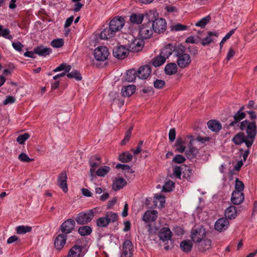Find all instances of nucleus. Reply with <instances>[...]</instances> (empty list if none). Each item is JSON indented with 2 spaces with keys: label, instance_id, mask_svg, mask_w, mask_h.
<instances>
[{
  "label": "nucleus",
  "instance_id": "f257e3e1",
  "mask_svg": "<svg viewBox=\"0 0 257 257\" xmlns=\"http://www.w3.org/2000/svg\"><path fill=\"white\" fill-rule=\"evenodd\" d=\"M239 128L240 131L246 133V138L248 139L246 147L250 148L253 144L257 134V125L255 121L245 119L240 122Z\"/></svg>",
  "mask_w": 257,
  "mask_h": 257
},
{
  "label": "nucleus",
  "instance_id": "f03ea898",
  "mask_svg": "<svg viewBox=\"0 0 257 257\" xmlns=\"http://www.w3.org/2000/svg\"><path fill=\"white\" fill-rule=\"evenodd\" d=\"M174 52L175 56L177 58V65L180 68L184 69L190 65L192 61L191 56L189 54L185 53V47L183 46L176 47Z\"/></svg>",
  "mask_w": 257,
  "mask_h": 257
},
{
  "label": "nucleus",
  "instance_id": "7ed1b4c3",
  "mask_svg": "<svg viewBox=\"0 0 257 257\" xmlns=\"http://www.w3.org/2000/svg\"><path fill=\"white\" fill-rule=\"evenodd\" d=\"M94 217V212L92 209L87 212H81L78 214L75 220L77 224L83 225L90 222Z\"/></svg>",
  "mask_w": 257,
  "mask_h": 257
},
{
  "label": "nucleus",
  "instance_id": "20e7f679",
  "mask_svg": "<svg viewBox=\"0 0 257 257\" xmlns=\"http://www.w3.org/2000/svg\"><path fill=\"white\" fill-rule=\"evenodd\" d=\"M153 34V30L150 23L142 25L139 30V37L142 39L150 38Z\"/></svg>",
  "mask_w": 257,
  "mask_h": 257
},
{
  "label": "nucleus",
  "instance_id": "39448f33",
  "mask_svg": "<svg viewBox=\"0 0 257 257\" xmlns=\"http://www.w3.org/2000/svg\"><path fill=\"white\" fill-rule=\"evenodd\" d=\"M109 55L108 49L105 46L98 47L94 51V56L99 61H104L107 59Z\"/></svg>",
  "mask_w": 257,
  "mask_h": 257
},
{
  "label": "nucleus",
  "instance_id": "423d86ee",
  "mask_svg": "<svg viewBox=\"0 0 257 257\" xmlns=\"http://www.w3.org/2000/svg\"><path fill=\"white\" fill-rule=\"evenodd\" d=\"M205 229L202 227H200L192 230L191 237L194 242H199L205 238Z\"/></svg>",
  "mask_w": 257,
  "mask_h": 257
},
{
  "label": "nucleus",
  "instance_id": "0eeeda50",
  "mask_svg": "<svg viewBox=\"0 0 257 257\" xmlns=\"http://www.w3.org/2000/svg\"><path fill=\"white\" fill-rule=\"evenodd\" d=\"M75 222L72 219H68L64 221L60 226V230L63 234L71 233L75 228Z\"/></svg>",
  "mask_w": 257,
  "mask_h": 257
},
{
  "label": "nucleus",
  "instance_id": "6e6552de",
  "mask_svg": "<svg viewBox=\"0 0 257 257\" xmlns=\"http://www.w3.org/2000/svg\"><path fill=\"white\" fill-rule=\"evenodd\" d=\"M124 25V20L121 17L117 16L113 18L109 22V26L115 33L120 30Z\"/></svg>",
  "mask_w": 257,
  "mask_h": 257
},
{
  "label": "nucleus",
  "instance_id": "1a4fd4ad",
  "mask_svg": "<svg viewBox=\"0 0 257 257\" xmlns=\"http://www.w3.org/2000/svg\"><path fill=\"white\" fill-rule=\"evenodd\" d=\"M166 22L165 19L159 18L151 24V26L153 31L158 33L164 32L166 28Z\"/></svg>",
  "mask_w": 257,
  "mask_h": 257
},
{
  "label": "nucleus",
  "instance_id": "9d476101",
  "mask_svg": "<svg viewBox=\"0 0 257 257\" xmlns=\"http://www.w3.org/2000/svg\"><path fill=\"white\" fill-rule=\"evenodd\" d=\"M112 53L118 59H123L128 55L129 51L125 46H119L113 49Z\"/></svg>",
  "mask_w": 257,
  "mask_h": 257
},
{
  "label": "nucleus",
  "instance_id": "9b49d317",
  "mask_svg": "<svg viewBox=\"0 0 257 257\" xmlns=\"http://www.w3.org/2000/svg\"><path fill=\"white\" fill-rule=\"evenodd\" d=\"M158 217V212L155 210H147L143 216V220L149 226L154 222Z\"/></svg>",
  "mask_w": 257,
  "mask_h": 257
},
{
  "label": "nucleus",
  "instance_id": "f8f14e48",
  "mask_svg": "<svg viewBox=\"0 0 257 257\" xmlns=\"http://www.w3.org/2000/svg\"><path fill=\"white\" fill-rule=\"evenodd\" d=\"M152 72L151 67L150 65H145L139 68L137 71L136 75L137 77L141 79H147Z\"/></svg>",
  "mask_w": 257,
  "mask_h": 257
},
{
  "label": "nucleus",
  "instance_id": "ddd939ff",
  "mask_svg": "<svg viewBox=\"0 0 257 257\" xmlns=\"http://www.w3.org/2000/svg\"><path fill=\"white\" fill-rule=\"evenodd\" d=\"M89 164L90 166L89 173L92 178L94 176V173L96 172L97 168L101 164V159L98 156H93L91 157L89 161Z\"/></svg>",
  "mask_w": 257,
  "mask_h": 257
},
{
  "label": "nucleus",
  "instance_id": "4468645a",
  "mask_svg": "<svg viewBox=\"0 0 257 257\" xmlns=\"http://www.w3.org/2000/svg\"><path fill=\"white\" fill-rule=\"evenodd\" d=\"M229 222L226 218H220L216 220L215 223V229L222 232L225 230L229 226Z\"/></svg>",
  "mask_w": 257,
  "mask_h": 257
},
{
  "label": "nucleus",
  "instance_id": "2eb2a0df",
  "mask_svg": "<svg viewBox=\"0 0 257 257\" xmlns=\"http://www.w3.org/2000/svg\"><path fill=\"white\" fill-rule=\"evenodd\" d=\"M67 235L63 233L59 234L54 240V246L56 249L61 250L66 242Z\"/></svg>",
  "mask_w": 257,
  "mask_h": 257
},
{
  "label": "nucleus",
  "instance_id": "dca6fc26",
  "mask_svg": "<svg viewBox=\"0 0 257 257\" xmlns=\"http://www.w3.org/2000/svg\"><path fill=\"white\" fill-rule=\"evenodd\" d=\"M67 176L65 171H62L58 177V186L63 190L64 192H68V186L67 184Z\"/></svg>",
  "mask_w": 257,
  "mask_h": 257
},
{
  "label": "nucleus",
  "instance_id": "f3484780",
  "mask_svg": "<svg viewBox=\"0 0 257 257\" xmlns=\"http://www.w3.org/2000/svg\"><path fill=\"white\" fill-rule=\"evenodd\" d=\"M246 117V113L244 112L237 111L233 116V120L230 121L228 124L229 127L237 126H239L240 121Z\"/></svg>",
  "mask_w": 257,
  "mask_h": 257
},
{
  "label": "nucleus",
  "instance_id": "a211bd4d",
  "mask_svg": "<svg viewBox=\"0 0 257 257\" xmlns=\"http://www.w3.org/2000/svg\"><path fill=\"white\" fill-rule=\"evenodd\" d=\"M133 245L132 242L128 240L123 242L122 246V254L123 257H131L133 254Z\"/></svg>",
  "mask_w": 257,
  "mask_h": 257
},
{
  "label": "nucleus",
  "instance_id": "6ab92c4d",
  "mask_svg": "<svg viewBox=\"0 0 257 257\" xmlns=\"http://www.w3.org/2000/svg\"><path fill=\"white\" fill-rule=\"evenodd\" d=\"M231 141L236 145H240L243 143H245L246 146L247 141H248V139L246 138L243 132H239L237 133L232 139Z\"/></svg>",
  "mask_w": 257,
  "mask_h": 257
},
{
  "label": "nucleus",
  "instance_id": "aec40b11",
  "mask_svg": "<svg viewBox=\"0 0 257 257\" xmlns=\"http://www.w3.org/2000/svg\"><path fill=\"white\" fill-rule=\"evenodd\" d=\"M159 236L160 239L163 241H171L172 232L168 227H163L160 230Z\"/></svg>",
  "mask_w": 257,
  "mask_h": 257
},
{
  "label": "nucleus",
  "instance_id": "412c9836",
  "mask_svg": "<svg viewBox=\"0 0 257 257\" xmlns=\"http://www.w3.org/2000/svg\"><path fill=\"white\" fill-rule=\"evenodd\" d=\"M244 199V196L242 192L240 191H233L232 193L231 201L234 204L239 205Z\"/></svg>",
  "mask_w": 257,
  "mask_h": 257
},
{
  "label": "nucleus",
  "instance_id": "4be33fe9",
  "mask_svg": "<svg viewBox=\"0 0 257 257\" xmlns=\"http://www.w3.org/2000/svg\"><path fill=\"white\" fill-rule=\"evenodd\" d=\"M218 36L217 32H209L207 36L203 39L201 42L202 45L205 46L213 42L215 39Z\"/></svg>",
  "mask_w": 257,
  "mask_h": 257
},
{
  "label": "nucleus",
  "instance_id": "5701e85b",
  "mask_svg": "<svg viewBox=\"0 0 257 257\" xmlns=\"http://www.w3.org/2000/svg\"><path fill=\"white\" fill-rule=\"evenodd\" d=\"M126 185V180L121 178L118 177L115 179L112 184V189L114 191H118Z\"/></svg>",
  "mask_w": 257,
  "mask_h": 257
},
{
  "label": "nucleus",
  "instance_id": "b1692460",
  "mask_svg": "<svg viewBox=\"0 0 257 257\" xmlns=\"http://www.w3.org/2000/svg\"><path fill=\"white\" fill-rule=\"evenodd\" d=\"M115 32L109 26L102 31L99 35L100 38L103 40H107L113 37Z\"/></svg>",
  "mask_w": 257,
  "mask_h": 257
},
{
  "label": "nucleus",
  "instance_id": "393cba45",
  "mask_svg": "<svg viewBox=\"0 0 257 257\" xmlns=\"http://www.w3.org/2000/svg\"><path fill=\"white\" fill-rule=\"evenodd\" d=\"M224 214L226 218L234 219L237 214V210L236 207L233 205H230L226 209Z\"/></svg>",
  "mask_w": 257,
  "mask_h": 257
},
{
  "label": "nucleus",
  "instance_id": "a878e982",
  "mask_svg": "<svg viewBox=\"0 0 257 257\" xmlns=\"http://www.w3.org/2000/svg\"><path fill=\"white\" fill-rule=\"evenodd\" d=\"M175 49V48L173 45L169 44L161 50L160 54L167 59L172 54L173 51H174Z\"/></svg>",
  "mask_w": 257,
  "mask_h": 257
},
{
  "label": "nucleus",
  "instance_id": "bb28decb",
  "mask_svg": "<svg viewBox=\"0 0 257 257\" xmlns=\"http://www.w3.org/2000/svg\"><path fill=\"white\" fill-rule=\"evenodd\" d=\"M52 52L51 48L45 47L43 46H39L35 48V53L41 56H46L49 55Z\"/></svg>",
  "mask_w": 257,
  "mask_h": 257
},
{
  "label": "nucleus",
  "instance_id": "cd10ccee",
  "mask_svg": "<svg viewBox=\"0 0 257 257\" xmlns=\"http://www.w3.org/2000/svg\"><path fill=\"white\" fill-rule=\"evenodd\" d=\"M177 66L175 63L167 64L164 69L165 73L168 75L175 74L177 72Z\"/></svg>",
  "mask_w": 257,
  "mask_h": 257
},
{
  "label": "nucleus",
  "instance_id": "c85d7f7f",
  "mask_svg": "<svg viewBox=\"0 0 257 257\" xmlns=\"http://www.w3.org/2000/svg\"><path fill=\"white\" fill-rule=\"evenodd\" d=\"M82 247L77 245H74L69 250L66 257H80Z\"/></svg>",
  "mask_w": 257,
  "mask_h": 257
},
{
  "label": "nucleus",
  "instance_id": "c756f323",
  "mask_svg": "<svg viewBox=\"0 0 257 257\" xmlns=\"http://www.w3.org/2000/svg\"><path fill=\"white\" fill-rule=\"evenodd\" d=\"M208 128L213 132H217L221 128L220 123L216 120H210L207 122Z\"/></svg>",
  "mask_w": 257,
  "mask_h": 257
},
{
  "label": "nucleus",
  "instance_id": "7c9ffc66",
  "mask_svg": "<svg viewBox=\"0 0 257 257\" xmlns=\"http://www.w3.org/2000/svg\"><path fill=\"white\" fill-rule=\"evenodd\" d=\"M136 90V87L133 85H129L123 87L121 89V93L123 96L129 97L134 93Z\"/></svg>",
  "mask_w": 257,
  "mask_h": 257
},
{
  "label": "nucleus",
  "instance_id": "2f4dec72",
  "mask_svg": "<svg viewBox=\"0 0 257 257\" xmlns=\"http://www.w3.org/2000/svg\"><path fill=\"white\" fill-rule=\"evenodd\" d=\"M145 16L149 21L148 23L152 24L154 21L159 19V14L155 10H149L146 13Z\"/></svg>",
  "mask_w": 257,
  "mask_h": 257
},
{
  "label": "nucleus",
  "instance_id": "473e14b6",
  "mask_svg": "<svg viewBox=\"0 0 257 257\" xmlns=\"http://www.w3.org/2000/svg\"><path fill=\"white\" fill-rule=\"evenodd\" d=\"M144 17L142 14H133L131 16L130 21L133 24H140L143 22Z\"/></svg>",
  "mask_w": 257,
  "mask_h": 257
},
{
  "label": "nucleus",
  "instance_id": "72a5a7b5",
  "mask_svg": "<svg viewBox=\"0 0 257 257\" xmlns=\"http://www.w3.org/2000/svg\"><path fill=\"white\" fill-rule=\"evenodd\" d=\"M180 246L183 251L188 252L191 250L193 244L191 241L184 240L180 243Z\"/></svg>",
  "mask_w": 257,
  "mask_h": 257
},
{
  "label": "nucleus",
  "instance_id": "f704fd0d",
  "mask_svg": "<svg viewBox=\"0 0 257 257\" xmlns=\"http://www.w3.org/2000/svg\"><path fill=\"white\" fill-rule=\"evenodd\" d=\"M0 37L10 40L13 39V37L11 35L10 30L8 28H4L2 25H0Z\"/></svg>",
  "mask_w": 257,
  "mask_h": 257
},
{
  "label": "nucleus",
  "instance_id": "c9c22d12",
  "mask_svg": "<svg viewBox=\"0 0 257 257\" xmlns=\"http://www.w3.org/2000/svg\"><path fill=\"white\" fill-rule=\"evenodd\" d=\"M166 59L160 54L152 59V63L153 66L157 67L163 64L166 62Z\"/></svg>",
  "mask_w": 257,
  "mask_h": 257
},
{
  "label": "nucleus",
  "instance_id": "e433bc0d",
  "mask_svg": "<svg viewBox=\"0 0 257 257\" xmlns=\"http://www.w3.org/2000/svg\"><path fill=\"white\" fill-rule=\"evenodd\" d=\"M176 151L183 153L186 149L185 143L181 138H178L175 143Z\"/></svg>",
  "mask_w": 257,
  "mask_h": 257
},
{
  "label": "nucleus",
  "instance_id": "4c0bfd02",
  "mask_svg": "<svg viewBox=\"0 0 257 257\" xmlns=\"http://www.w3.org/2000/svg\"><path fill=\"white\" fill-rule=\"evenodd\" d=\"M32 227L29 226L20 225L16 227L17 233L19 234H23L32 231Z\"/></svg>",
  "mask_w": 257,
  "mask_h": 257
},
{
  "label": "nucleus",
  "instance_id": "58836bf2",
  "mask_svg": "<svg viewBox=\"0 0 257 257\" xmlns=\"http://www.w3.org/2000/svg\"><path fill=\"white\" fill-rule=\"evenodd\" d=\"M198 153V150L194 147H190L186 151L185 155L188 159L194 158Z\"/></svg>",
  "mask_w": 257,
  "mask_h": 257
},
{
  "label": "nucleus",
  "instance_id": "ea45409f",
  "mask_svg": "<svg viewBox=\"0 0 257 257\" xmlns=\"http://www.w3.org/2000/svg\"><path fill=\"white\" fill-rule=\"evenodd\" d=\"M110 168L109 167L103 166L99 168L95 173L98 176L104 177L110 171Z\"/></svg>",
  "mask_w": 257,
  "mask_h": 257
},
{
  "label": "nucleus",
  "instance_id": "a19ab883",
  "mask_svg": "<svg viewBox=\"0 0 257 257\" xmlns=\"http://www.w3.org/2000/svg\"><path fill=\"white\" fill-rule=\"evenodd\" d=\"M78 231L81 236H85L91 233L92 229L89 226H82L79 228Z\"/></svg>",
  "mask_w": 257,
  "mask_h": 257
},
{
  "label": "nucleus",
  "instance_id": "79ce46f5",
  "mask_svg": "<svg viewBox=\"0 0 257 257\" xmlns=\"http://www.w3.org/2000/svg\"><path fill=\"white\" fill-rule=\"evenodd\" d=\"M133 156L128 152H124L119 156V160L123 163H127L132 161Z\"/></svg>",
  "mask_w": 257,
  "mask_h": 257
},
{
  "label": "nucleus",
  "instance_id": "37998d69",
  "mask_svg": "<svg viewBox=\"0 0 257 257\" xmlns=\"http://www.w3.org/2000/svg\"><path fill=\"white\" fill-rule=\"evenodd\" d=\"M137 71L134 69L130 70L126 72L125 79L128 82H133L135 79L136 77H137Z\"/></svg>",
  "mask_w": 257,
  "mask_h": 257
},
{
  "label": "nucleus",
  "instance_id": "c03bdc74",
  "mask_svg": "<svg viewBox=\"0 0 257 257\" xmlns=\"http://www.w3.org/2000/svg\"><path fill=\"white\" fill-rule=\"evenodd\" d=\"M199 242L200 243V245L201 246V249L202 251H205L209 249L211 246V241L210 239L204 238V239Z\"/></svg>",
  "mask_w": 257,
  "mask_h": 257
},
{
  "label": "nucleus",
  "instance_id": "a18cd8bd",
  "mask_svg": "<svg viewBox=\"0 0 257 257\" xmlns=\"http://www.w3.org/2000/svg\"><path fill=\"white\" fill-rule=\"evenodd\" d=\"M109 222L106 216L100 217L96 220V224L98 227H105L109 224Z\"/></svg>",
  "mask_w": 257,
  "mask_h": 257
},
{
  "label": "nucleus",
  "instance_id": "49530a36",
  "mask_svg": "<svg viewBox=\"0 0 257 257\" xmlns=\"http://www.w3.org/2000/svg\"><path fill=\"white\" fill-rule=\"evenodd\" d=\"M105 216L107 218L109 223H113L116 221L118 218L117 214L116 213L111 211L107 212L105 214Z\"/></svg>",
  "mask_w": 257,
  "mask_h": 257
},
{
  "label": "nucleus",
  "instance_id": "de8ad7c7",
  "mask_svg": "<svg viewBox=\"0 0 257 257\" xmlns=\"http://www.w3.org/2000/svg\"><path fill=\"white\" fill-rule=\"evenodd\" d=\"M211 20V17L210 16H207L203 18L200 21H199L197 23H196L195 26L197 27H200L201 28H204L207 25L208 23Z\"/></svg>",
  "mask_w": 257,
  "mask_h": 257
},
{
  "label": "nucleus",
  "instance_id": "09e8293b",
  "mask_svg": "<svg viewBox=\"0 0 257 257\" xmlns=\"http://www.w3.org/2000/svg\"><path fill=\"white\" fill-rule=\"evenodd\" d=\"M69 78H74L77 81H80L82 79V77L80 73L78 71H72L70 73L67 74Z\"/></svg>",
  "mask_w": 257,
  "mask_h": 257
},
{
  "label": "nucleus",
  "instance_id": "8fccbe9b",
  "mask_svg": "<svg viewBox=\"0 0 257 257\" xmlns=\"http://www.w3.org/2000/svg\"><path fill=\"white\" fill-rule=\"evenodd\" d=\"M174 183L171 181H167L163 187V190L165 192H170L172 191L173 188L174 187Z\"/></svg>",
  "mask_w": 257,
  "mask_h": 257
},
{
  "label": "nucleus",
  "instance_id": "3c124183",
  "mask_svg": "<svg viewBox=\"0 0 257 257\" xmlns=\"http://www.w3.org/2000/svg\"><path fill=\"white\" fill-rule=\"evenodd\" d=\"M235 31V29H232L228 33H227L226 35L223 38L221 41L220 42L219 45L220 49L222 48L223 44L225 43L226 41L229 39L231 36L234 33Z\"/></svg>",
  "mask_w": 257,
  "mask_h": 257
},
{
  "label": "nucleus",
  "instance_id": "603ef678",
  "mask_svg": "<svg viewBox=\"0 0 257 257\" xmlns=\"http://www.w3.org/2000/svg\"><path fill=\"white\" fill-rule=\"evenodd\" d=\"M244 188V184L243 182L238 180V178H236L235 180V190L234 191H240L242 192Z\"/></svg>",
  "mask_w": 257,
  "mask_h": 257
},
{
  "label": "nucleus",
  "instance_id": "864d4df0",
  "mask_svg": "<svg viewBox=\"0 0 257 257\" xmlns=\"http://www.w3.org/2000/svg\"><path fill=\"white\" fill-rule=\"evenodd\" d=\"M51 45L54 48H60L64 45V41L62 39H55L51 41Z\"/></svg>",
  "mask_w": 257,
  "mask_h": 257
},
{
  "label": "nucleus",
  "instance_id": "5fc2aeb1",
  "mask_svg": "<svg viewBox=\"0 0 257 257\" xmlns=\"http://www.w3.org/2000/svg\"><path fill=\"white\" fill-rule=\"evenodd\" d=\"M30 137V135L28 133H25L23 135L19 136L17 138V141L20 144L23 145L25 143V141L28 140Z\"/></svg>",
  "mask_w": 257,
  "mask_h": 257
},
{
  "label": "nucleus",
  "instance_id": "6e6d98bb",
  "mask_svg": "<svg viewBox=\"0 0 257 257\" xmlns=\"http://www.w3.org/2000/svg\"><path fill=\"white\" fill-rule=\"evenodd\" d=\"M132 130L133 128L131 127L127 130L124 139L121 142V145H124L126 143L128 142L132 135Z\"/></svg>",
  "mask_w": 257,
  "mask_h": 257
},
{
  "label": "nucleus",
  "instance_id": "4d7b16f0",
  "mask_svg": "<svg viewBox=\"0 0 257 257\" xmlns=\"http://www.w3.org/2000/svg\"><path fill=\"white\" fill-rule=\"evenodd\" d=\"M18 158L21 161L24 162H30L34 160L33 159L30 158L26 154L24 153H21Z\"/></svg>",
  "mask_w": 257,
  "mask_h": 257
},
{
  "label": "nucleus",
  "instance_id": "13d9d810",
  "mask_svg": "<svg viewBox=\"0 0 257 257\" xmlns=\"http://www.w3.org/2000/svg\"><path fill=\"white\" fill-rule=\"evenodd\" d=\"M165 81L163 80L156 79L154 82V86L157 89H161L165 85Z\"/></svg>",
  "mask_w": 257,
  "mask_h": 257
},
{
  "label": "nucleus",
  "instance_id": "bf43d9fd",
  "mask_svg": "<svg viewBox=\"0 0 257 257\" xmlns=\"http://www.w3.org/2000/svg\"><path fill=\"white\" fill-rule=\"evenodd\" d=\"M187 29V26L181 24H177L172 26L171 30L175 31H183Z\"/></svg>",
  "mask_w": 257,
  "mask_h": 257
},
{
  "label": "nucleus",
  "instance_id": "052dcab7",
  "mask_svg": "<svg viewBox=\"0 0 257 257\" xmlns=\"http://www.w3.org/2000/svg\"><path fill=\"white\" fill-rule=\"evenodd\" d=\"M185 160V158L181 155H176L173 159V161L177 164H181L184 163Z\"/></svg>",
  "mask_w": 257,
  "mask_h": 257
},
{
  "label": "nucleus",
  "instance_id": "680f3d73",
  "mask_svg": "<svg viewBox=\"0 0 257 257\" xmlns=\"http://www.w3.org/2000/svg\"><path fill=\"white\" fill-rule=\"evenodd\" d=\"M158 201L160 202V206L162 207L164 206V203L165 202V198L161 195H156L154 202L157 203Z\"/></svg>",
  "mask_w": 257,
  "mask_h": 257
},
{
  "label": "nucleus",
  "instance_id": "e2e57ef3",
  "mask_svg": "<svg viewBox=\"0 0 257 257\" xmlns=\"http://www.w3.org/2000/svg\"><path fill=\"white\" fill-rule=\"evenodd\" d=\"M12 46L15 50L18 52L22 51V48L24 47V45L20 42H12Z\"/></svg>",
  "mask_w": 257,
  "mask_h": 257
},
{
  "label": "nucleus",
  "instance_id": "0e129e2a",
  "mask_svg": "<svg viewBox=\"0 0 257 257\" xmlns=\"http://www.w3.org/2000/svg\"><path fill=\"white\" fill-rule=\"evenodd\" d=\"M16 101V99L14 96H8L6 97L5 100L3 101L4 105H7L8 104L14 103Z\"/></svg>",
  "mask_w": 257,
  "mask_h": 257
},
{
  "label": "nucleus",
  "instance_id": "69168bd1",
  "mask_svg": "<svg viewBox=\"0 0 257 257\" xmlns=\"http://www.w3.org/2000/svg\"><path fill=\"white\" fill-rule=\"evenodd\" d=\"M176 138V131L174 128L170 129L169 133V139L170 142H173Z\"/></svg>",
  "mask_w": 257,
  "mask_h": 257
},
{
  "label": "nucleus",
  "instance_id": "338daca9",
  "mask_svg": "<svg viewBox=\"0 0 257 257\" xmlns=\"http://www.w3.org/2000/svg\"><path fill=\"white\" fill-rule=\"evenodd\" d=\"M182 169L180 167L176 166L173 169V174L177 178H180Z\"/></svg>",
  "mask_w": 257,
  "mask_h": 257
},
{
  "label": "nucleus",
  "instance_id": "774afa93",
  "mask_svg": "<svg viewBox=\"0 0 257 257\" xmlns=\"http://www.w3.org/2000/svg\"><path fill=\"white\" fill-rule=\"evenodd\" d=\"M235 55V51L232 48H230L228 52L226 55V60L227 61H229L230 59H231Z\"/></svg>",
  "mask_w": 257,
  "mask_h": 257
}]
</instances>
